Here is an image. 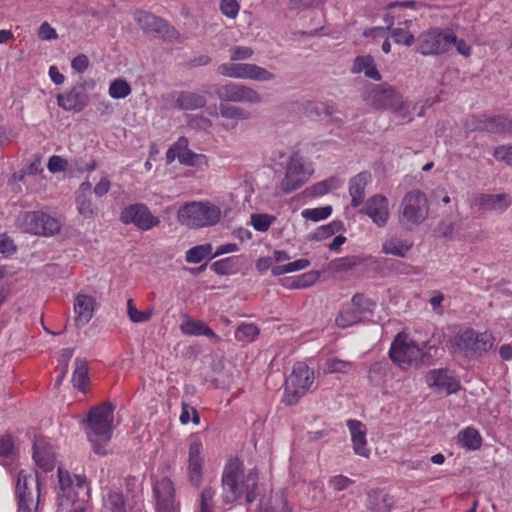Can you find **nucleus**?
Returning a JSON list of instances; mask_svg holds the SVG:
<instances>
[{
    "mask_svg": "<svg viewBox=\"0 0 512 512\" xmlns=\"http://www.w3.org/2000/svg\"><path fill=\"white\" fill-rule=\"evenodd\" d=\"M239 256L226 257L215 261L211 269L218 275H231L239 271Z\"/></svg>",
    "mask_w": 512,
    "mask_h": 512,
    "instance_id": "38",
    "label": "nucleus"
},
{
    "mask_svg": "<svg viewBox=\"0 0 512 512\" xmlns=\"http://www.w3.org/2000/svg\"><path fill=\"white\" fill-rule=\"evenodd\" d=\"M458 439L461 445L471 451L480 449L482 445V437L477 429L474 427H467L460 431Z\"/></svg>",
    "mask_w": 512,
    "mask_h": 512,
    "instance_id": "37",
    "label": "nucleus"
},
{
    "mask_svg": "<svg viewBox=\"0 0 512 512\" xmlns=\"http://www.w3.org/2000/svg\"><path fill=\"white\" fill-rule=\"evenodd\" d=\"M420 354L421 348L404 332L396 335L389 349L390 359L402 369L410 367Z\"/></svg>",
    "mask_w": 512,
    "mask_h": 512,
    "instance_id": "15",
    "label": "nucleus"
},
{
    "mask_svg": "<svg viewBox=\"0 0 512 512\" xmlns=\"http://www.w3.org/2000/svg\"><path fill=\"white\" fill-rule=\"evenodd\" d=\"M17 223L23 231L34 235L52 236L60 231L59 220L43 211L23 212Z\"/></svg>",
    "mask_w": 512,
    "mask_h": 512,
    "instance_id": "11",
    "label": "nucleus"
},
{
    "mask_svg": "<svg viewBox=\"0 0 512 512\" xmlns=\"http://www.w3.org/2000/svg\"><path fill=\"white\" fill-rule=\"evenodd\" d=\"M425 382L428 387L445 392L447 395L457 393L461 389L459 379L447 368L429 370L425 375Z\"/></svg>",
    "mask_w": 512,
    "mask_h": 512,
    "instance_id": "21",
    "label": "nucleus"
},
{
    "mask_svg": "<svg viewBox=\"0 0 512 512\" xmlns=\"http://www.w3.org/2000/svg\"><path fill=\"white\" fill-rule=\"evenodd\" d=\"M14 448V442L10 435H3L0 437V457H9Z\"/></svg>",
    "mask_w": 512,
    "mask_h": 512,
    "instance_id": "63",
    "label": "nucleus"
},
{
    "mask_svg": "<svg viewBox=\"0 0 512 512\" xmlns=\"http://www.w3.org/2000/svg\"><path fill=\"white\" fill-rule=\"evenodd\" d=\"M406 28H392L388 27L391 31V37L398 44H403L405 46H410L415 41L414 35L408 30L409 26L412 24L411 20H405Z\"/></svg>",
    "mask_w": 512,
    "mask_h": 512,
    "instance_id": "42",
    "label": "nucleus"
},
{
    "mask_svg": "<svg viewBox=\"0 0 512 512\" xmlns=\"http://www.w3.org/2000/svg\"><path fill=\"white\" fill-rule=\"evenodd\" d=\"M382 262L385 268L395 275L413 276L422 272L420 267L401 260L383 259Z\"/></svg>",
    "mask_w": 512,
    "mask_h": 512,
    "instance_id": "35",
    "label": "nucleus"
},
{
    "mask_svg": "<svg viewBox=\"0 0 512 512\" xmlns=\"http://www.w3.org/2000/svg\"><path fill=\"white\" fill-rule=\"evenodd\" d=\"M96 308V300L93 296L79 293L76 295L73 304L75 313V326L82 328L93 318Z\"/></svg>",
    "mask_w": 512,
    "mask_h": 512,
    "instance_id": "25",
    "label": "nucleus"
},
{
    "mask_svg": "<svg viewBox=\"0 0 512 512\" xmlns=\"http://www.w3.org/2000/svg\"><path fill=\"white\" fill-rule=\"evenodd\" d=\"M231 61L246 60L253 56L254 51L248 46H235L229 50Z\"/></svg>",
    "mask_w": 512,
    "mask_h": 512,
    "instance_id": "58",
    "label": "nucleus"
},
{
    "mask_svg": "<svg viewBox=\"0 0 512 512\" xmlns=\"http://www.w3.org/2000/svg\"><path fill=\"white\" fill-rule=\"evenodd\" d=\"M429 203L424 192L413 189L401 200L398 211L399 225L406 231H412L421 225L429 215Z\"/></svg>",
    "mask_w": 512,
    "mask_h": 512,
    "instance_id": "5",
    "label": "nucleus"
},
{
    "mask_svg": "<svg viewBox=\"0 0 512 512\" xmlns=\"http://www.w3.org/2000/svg\"><path fill=\"white\" fill-rule=\"evenodd\" d=\"M157 500V509L161 512H172L175 505L174 483L169 477H163L153 485Z\"/></svg>",
    "mask_w": 512,
    "mask_h": 512,
    "instance_id": "23",
    "label": "nucleus"
},
{
    "mask_svg": "<svg viewBox=\"0 0 512 512\" xmlns=\"http://www.w3.org/2000/svg\"><path fill=\"white\" fill-rule=\"evenodd\" d=\"M366 506L372 512H390L391 497L380 492L369 493Z\"/></svg>",
    "mask_w": 512,
    "mask_h": 512,
    "instance_id": "36",
    "label": "nucleus"
},
{
    "mask_svg": "<svg viewBox=\"0 0 512 512\" xmlns=\"http://www.w3.org/2000/svg\"><path fill=\"white\" fill-rule=\"evenodd\" d=\"M124 225H133L141 231H149L160 224L158 216L152 214L147 205L134 203L125 206L119 217Z\"/></svg>",
    "mask_w": 512,
    "mask_h": 512,
    "instance_id": "16",
    "label": "nucleus"
},
{
    "mask_svg": "<svg viewBox=\"0 0 512 512\" xmlns=\"http://www.w3.org/2000/svg\"><path fill=\"white\" fill-rule=\"evenodd\" d=\"M466 127L471 131L478 130L494 134L512 133V118L482 113L468 118Z\"/></svg>",
    "mask_w": 512,
    "mask_h": 512,
    "instance_id": "18",
    "label": "nucleus"
},
{
    "mask_svg": "<svg viewBox=\"0 0 512 512\" xmlns=\"http://www.w3.org/2000/svg\"><path fill=\"white\" fill-rule=\"evenodd\" d=\"M215 496V489L205 487L199 494L197 512H216Z\"/></svg>",
    "mask_w": 512,
    "mask_h": 512,
    "instance_id": "41",
    "label": "nucleus"
},
{
    "mask_svg": "<svg viewBox=\"0 0 512 512\" xmlns=\"http://www.w3.org/2000/svg\"><path fill=\"white\" fill-rule=\"evenodd\" d=\"M37 35L42 41H52L58 38L56 30L46 21L39 26Z\"/></svg>",
    "mask_w": 512,
    "mask_h": 512,
    "instance_id": "60",
    "label": "nucleus"
},
{
    "mask_svg": "<svg viewBox=\"0 0 512 512\" xmlns=\"http://www.w3.org/2000/svg\"><path fill=\"white\" fill-rule=\"evenodd\" d=\"M72 383L75 388L85 393L90 385L88 362L84 358H76Z\"/></svg>",
    "mask_w": 512,
    "mask_h": 512,
    "instance_id": "32",
    "label": "nucleus"
},
{
    "mask_svg": "<svg viewBox=\"0 0 512 512\" xmlns=\"http://www.w3.org/2000/svg\"><path fill=\"white\" fill-rule=\"evenodd\" d=\"M212 252V244L205 243L196 245L188 249L185 253V261L191 264H197L207 258Z\"/></svg>",
    "mask_w": 512,
    "mask_h": 512,
    "instance_id": "40",
    "label": "nucleus"
},
{
    "mask_svg": "<svg viewBox=\"0 0 512 512\" xmlns=\"http://www.w3.org/2000/svg\"><path fill=\"white\" fill-rule=\"evenodd\" d=\"M133 19L146 34L163 39H170L176 34V30L166 20L145 10H136Z\"/></svg>",
    "mask_w": 512,
    "mask_h": 512,
    "instance_id": "19",
    "label": "nucleus"
},
{
    "mask_svg": "<svg viewBox=\"0 0 512 512\" xmlns=\"http://www.w3.org/2000/svg\"><path fill=\"white\" fill-rule=\"evenodd\" d=\"M259 335V329L255 324H241L235 331V337L239 341L252 342Z\"/></svg>",
    "mask_w": 512,
    "mask_h": 512,
    "instance_id": "49",
    "label": "nucleus"
},
{
    "mask_svg": "<svg viewBox=\"0 0 512 512\" xmlns=\"http://www.w3.org/2000/svg\"><path fill=\"white\" fill-rule=\"evenodd\" d=\"M71 67L78 73H83L89 67V59L85 54H78L71 61Z\"/></svg>",
    "mask_w": 512,
    "mask_h": 512,
    "instance_id": "64",
    "label": "nucleus"
},
{
    "mask_svg": "<svg viewBox=\"0 0 512 512\" xmlns=\"http://www.w3.org/2000/svg\"><path fill=\"white\" fill-rule=\"evenodd\" d=\"M33 459L44 472H50L55 467L53 447L44 439H36L33 444Z\"/></svg>",
    "mask_w": 512,
    "mask_h": 512,
    "instance_id": "26",
    "label": "nucleus"
},
{
    "mask_svg": "<svg viewBox=\"0 0 512 512\" xmlns=\"http://www.w3.org/2000/svg\"><path fill=\"white\" fill-rule=\"evenodd\" d=\"M361 213L367 215L378 227H384L390 216L389 201L381 194L373 195L366 201Z\"/></svg>",
    "mask_w": 512,
    "mask_h": 512,
    "instance_id": "22",
    "label": "nucleus"
},
{
    "mask_svg": "<svg viewBox=\"0 0 512 512\" xmlns=\"http://www.w3.org/2000/svg\"><path fill=\"white\" fill-rule=\"evenodd\" d=\"M362 99L376 110L401 113L408 108L401 93L388 83L367 85L362 93Z\"/></svg>",
    "mask_w": 512,
    "mask_h": 512,
    "instance_id": "6",
    "label": "nucleus"
},
{
    "mask_svg": "<svg viewBox=\"0 0 512 512\" xmlns=\"http://www.w3.org/2000/svg\"><path fill=\"white\" fill-rule=\"evenodd\" d=\"M127 313L129 319L134 323H143L150 320L152 312L149 310L140 311L134 305L132 299L127 302Z\"/></svg>",
    "mask_w": 512,
    "mask_h": 512,
    "instance_id": "53",
    "label": "nucleus"
},
{
    "mask_svg": "<svg viewBox=\"0 0 512 512\" xmlns=\"http://www.w3.org/2000/svg\"><path fill=\"white\" fill-rule=\"evenodd\" d=\"M347 426L351 434L354 453L361 457L368 458L370 451L367 448L366 428L364 424L359 420L351 419L347 421Z\"/></svg>",
    "mask_w": 512,
    "mask_h": 512,
    "instance_id": "27",
    "label": "nucleus"
},
{
    "mask_svg": "<svg viewBox=\"0 0 512 512\" xmlns=\"http://www.w3.org/2000/svg\"><path fill=\"white\" fill-rule=\"evenodd\" d=\"M175 106L181 110H196L206 105V98L203 95L190 92L181 91L173 96Z\"/></svg>",
    "mask_w": 512,
    "mask_h": 512,
    "instance_id": "31",
    "label": "nucleus"
},
{
    "mask_svg": "<svg viewBox=\"0 0 512 512\" xmlns=\"http://www.w3.org/2000/svg\"><path fill=\"white\" fill-rule=\"evenodd\" d=\"M311 170L305 166L303 157L295 152L290 157L286 167L285 176L281 181V189L289 194L302 187L309 179Z\"/></svg>",
    "mask_w": 512,
    "mask_h": 512,
    "instance_id": "17",
    "label": "nucleus"
},
{
    "mask_svg": "<svg viewBox=\"0 0 512 512\" xmlns=\"http://www.w3.org/2000/svg\"><path fill=\"white\" fill-rule=\"evenodd\" d=\"M352 72H364L366 77L375 81H380L382 79V76L375 65L374 59L370 55L357 56L353 63Z\"/></svg>",
    "mask_w": 512,
    "mask_h": 512,
    "instance_id": "33",
    "label": "nucleus"
},
{
    "mask_svg": "<svg viewBox=\"0 0 512 512\" xmlns=\"http://www.w3.org/2000/svg\"><path fill=\"white\" fill-rule=\"evenodd\" d=\"M68 161L61 156L53 155L49 158L47 169L51 173L63 172L67 169Z\"/></svg>",
    "mask_w": 512,
    "mask_h": 512,
    "instance_id": "59",
    "label": "nucleus"
},
{
    "mask_svg": "<svg viewBox=\"0 0 512 512\" xmlns=\"http://www.w3.org/2000/svg\"><path fill=\"white\" fill-rule=\"evenodd\" d=\"M89 97L83 84L74 86L65 94L57 96L58 105L67 111L80 112L88 104Z\"/></svg>",
    "mask_w": 512,
    "mask_h": 512,
    "instance_id": "24",
    "label": "nucleus"
},
{
    "mask_svg": "<svg viewBox=\"0 0 512 512\" xmlns=\"http://www.w3.org/2000/svg\"><path fill=\"white\" fill-rule=\"evenodd\" d=\"M353 368V363L339 358H329L325 362L327 373H347Z\"/></svg>",
    "mask_w": 512,
    "mask_h": 512,
    "instance_id": "48",
    "label": "nucleus"
},
{
    "mask_svg": "<svg viewBox=\"0 0 512 512\" xmlns=\"http://www.w3.org/2000/svg\"><path fill=\"white\" fill-rule=\"evenodd\" d=\"M239 9V3L236 0H220L221 12L230 19L237 17Z\"/></svg>",
    "mask_w": 512,
    "mask_h": 512,
    "instance_id": "57",
    "label": "nucleus"
},
{
    "mask_svg": "<svg viewBox=\"0 0 512 512\" xmlns=\"http://www.w3.org/2000/svg\"><path fill=\"white\" fill-rule=\"evenodd\" d=\"M77 209L85 218L92 217L94 215V208L91 200L84 196L80 195L77 197Z\"/></svg>",
    "mask_w": 512,
    "mask_h": 512,
    "instance_id": "61",
    "label": "nucleus"
},
{
    "mask_svg": "<svg viewBox=\"0 0 512 512\" xmlns=\"http://www.w3.org/2000/svg\"><path fill=\"white\" fill-rule=\"evenodd\" d=\"M332 213L331 206H323L319 208L304 209L302 211V217L314 222H318L328 218Z\"/></svg>",
    "mask_w": 512,
    "mask_h": 512,
    "instance_id": "50",
    "label": "nucleus"
},
{
    "mask_svg": "<svg viewBox=\"0 0 512 512\" xmlns=\"http://www.w3.org/2000/svg\"><path fill=\"white\" fill-rule=\"evenodd\" d=\"M494 342L495 337L492 333L466 328L451 338L450 350L469 360L479 359L493 347Z\"/></svg>",
    "mask_w": 512,
    "mask_h": 512,
    "instance_id": "3",
    "label": "nucleus"
},
{
    "mask_svg": "<svg viewBox=\"0 0 512 512\" xmlns=\"http://www.w3.org/2000/svg\"><path fill=\"white\" fill-rule=\"evenodd\" d=\"M455 40L451 29L431 28L417 37L416 51L424 56L440 55L449 51Z\"/></svg>",
    "mask_w": 512,
    "mask_h": 512,
    "instance_id": "8",
    "label": "nucleus"
},
{
    "mask_svg": "<svg viewBox=\"0 0 512 512\" xmlns=\"http://www.w3.org/2000/svg\"><path fill=\"white\" fill-rule=\"evenodd\" d=\"M339 186V181L335 177H331L329 179L323 180L321 182L316 183L311 188V193L314 196H323L330 191L336 189Z\"/></svg>",
    "mask_w": 512,
    "mask_h": 512,
    "instance_id": "52",
    "label": "nucleus"
},
{
    "mask_svg": "<svg viewBox=\"0 0 512 512\" xmlns=\"http://www.w3.org/2000/svg\"><path fill=\"white\" fill-rule=\"evenodd\" d=\"M413 247V242L408 240H400L398 238H390L383 242L381 252L387 255L397 257H405Z\"/></svg>",
    "mask_w": 512,
    "mask_h": 512,
    "instance_id": "34",
    "label": "nucleus"
},
{
    "mask_svg": "<svg viewBox=\"0 0 512 512\" xmlns=\"http://www.w3.org/2000/svg\"><path fill=\"white\" fill-rule=\"evenodd\" d=\"M314 372L305 363L294 365L286 379L283 401L287 405H295L303 397L314 382Z\"/></svg>",
    "mask_w": 512,
    "mask_h": 512,
    "instance_id": "9",
    "label": "nucleus"
},
{
    "mask_svg": "<svg viewBox=\"0 0 512 512\" xmlns=\"http://www.w3.org/2000/svg\"><path fill=\"white\" fill-rule=\"evenodd\" d=\"M115 406L110 402H104L92 407L86 419V433L92 443L94 453L106 455L105 446L112 437Z\"/></svg>",
    "mask_w": 512,
    "mask_h": 512,
    "instance_id": "2",
    "label": "nucleus"
},
{
    "mask_svg": "<svg viewBox=\"0 0 512 512\" xmlns=\"http://www.w3.org/2000/svg\"><path fill=\"white\" fill-rule=\"evenodd\" d=\"M180 330L185 335L206 336L213 343H218L220 337L202 320H194L187 317L180 325Z\"/></svg>",
    "mask_w": 512,
    "mask_h": 512,
    "instance_id": "29",
    "label": "nucleus"
},
{
    "mask_svg": "<svg viewBox=\"0 0 512 512\" xmlns=\"http://www.w3.org/2000/svg\"><path fill=\"white\" fill-rule=\"evenodd\" d=\"M258 471L250 469L244 472L243 462L238 458L230 459L222 473V500L225 504H231L243 495L247 503H252L257 498Z\"/></svg>",
    "mask_w": 512,
    "mask_h": 512,
    "instance_id": "1",
    "label": "nucleus"
},
{
    "mask_svg": "<svg viewBox=\"0 0 512 512\" xmlns=\"http://www.w3.org/2000/svg\"><path fill=\"white\" fill-rule=\"evenodd\" d=\"M19 137V133L11 127H0V147H4Z\"/></svg>",
    "mask_w": 512,
    "mask_h": 512,
    "instance_id": "62",
    "label": "nucleus"
},
{
    "mask_svg": "<svg viewBox=\"0 0 512 512\" xmlns=\"http://www.w3.org/2000/svg\"><path fill=\"white\" fill-rule=\"evenodd\" d=\"M215 93L221 102H244L256 104L261 102V95L253 88L241 83L218 85Z\"/></svg>",
    "mask_w": 512,
    "mask_h": 512,
    "instance_id": "20",
    "label": "nucleus"
},
{
    "mask_svg": "<svg viewBox=\"0 0 512 512\" xmlns=\"http://www.w3.org/2000/svg\"><path fill=\"white\" fill-rule=\"evenodd\" d=\"M58 478L63 496L72 503H85L90 499V487L84 475H71L68 471L58 468Z\"/></svg>",
    "mask_w": 512,
    "mask_h": 512,
    "instance_id": "14",
    "label": "nucleus"
},
{
    "mask_svg": "<svg viewBox=\"0 0 512 512\" xmlns=\"http://www.w3.org/2000/svg\"><path fill=\"white\" fill-rule=\"evenodd\" d=\"M352 484H354V480L342 474L333 476L329 480V487L336 492L344 491L348 489Z\"/></svg>",
    "mask_w": 512,
    "mask_h": 512,
    "instance_id": "55",
    "label": "nucleus"
},
{
    "mask_svg": "<svg viewBox=\"0 0 512 512\" xmlns=\"http://www.w3.org/2000/svg\"><path fill=\"white\" fill-rule=\"evenodd\" d=\"M493 157L500 162H504L509 166H512V144L511 145H500L493 151Z\"/></svg>",
    "mask_w": 512,
    "mask_h": 512,
    "instance_id": "56",
    "label": "nucleus"
},
{
    "mask_svg": "<svg viewBox=\"0 0 512 512\" xmlns=\"http://www.w3.org/2000/svg\"><path fill=\"white\" fill-rule=\"evenodd\" d=\"M221 216V209L209 201L187 202L177 212L178 221L190 228L214 226L220 221Z\"/></svg>",
    "mask_w": 512,
    "mask_h": 512,
    "instance_id": "4",
    "label": "nucleus"
},
{
    "mask_svg": "<svg viewBox=\"0 0 512 512\" xmlns=\"http://www.w3.org/2000/svg\"><path fill=\"white\" fill-rule=\"evenodd\" d=\"M189 141L186 137L181 136L177 141L167 150L166 161L171 164L176 158L180 161L181 155L189 151Z\"/></svg>",
    "mask_w": 512,
    "mask_h": 512,
    "instance_id": "43",
    "label": "nucleus"
},
{
    "mask_svg": "<svg viewBox=\"0 0 512 512\" xmlns=\"http://www.w3.org/2000/svg\"><path fill=\"white\" fill-rule=\"evenodd\" d=\"M370 178V173L360 172L350 180L349 194L351 196V205L353 207H358L362 204L365 197V189Z\"/></svg>",
    "mask_w": 512,
    "mask_h": 512,
    "instance_id": "30",
    "label": "nucleus"
},
{
    "mask_svg": "<svg viewBox=\"0 0 512 512\" xmlns=\"http://www.w3.org/2000/svg\"><path fill=\"white\" fill-rule=\"evenodd\" d=\"M511 197L506 193H482L475 198V204L484 210L503 211L511 205Z\"/></svg>",
    "mask_w": 512,
    "mask_h": 512,
    "instance_id": "28",
    "label": "nucleus"
},
{
    "mask_svg": "<svg viewBox=\"0 0 512 512\" xmlns=\"http://www.w3.org/2000/svg\"><path fill=\"white\" fill-rule=\"evenodd\" d=\"M179 421L183 425L188 424L190 421H192L193 424L198 425L200 423V415L196 408L183 402L181 405Z\"/></svg>",
    "mask_w": 512,
    "mask_h": 512,
    "instance_id": "51",
    "label": "nucleus"
},
{
    "mask_svg": "<svg viewBox=\"0 0 512 512\" xmlns=\"http://www.w3.org/2000/svg\"><path fill=\"white\" fill-rule=\"evenodd\" d=\"M375 307V301L363 293H356L353 295L351 303L337 315L335 319L336 325L340 328H347L363 322L372 316Z\"/></svg>",
    "mask_w": 512,
    "mask_h": 512,
    "instance_id": "10",
    "label": "nucleus"
},
{
    "mask_svg": "<svg viewBox=\"0 0 512 512\" xmlns=\"http://www.w3.org/2000/svg\"><path fill=\"white\" fill-rule=\"evenodd\" d=\"M40 491L37 473L21 469L17 473L14 489L17 512H37L40 504Z\"/></svg>",
    "mask_w": 512,
    "mask_h": 512,
    "instance_id": "7",
    "label": "nucleus"
},
{
    "mask_svg": "<svg viewBox=\"0 0 512 512\" xmlns=\"http://www.w3.org/2000/svg\"><path fill=\"white\" fill-rule=\"evenodd\" d=\"M182 165L190 166V167H203L208 166V158L204 154H198L189 149L184 155H181V160L179 161Z\"/></svg>",
    "mask_w": 512,
    "mask_h": 512,
    "instance_id": "47",
    "label": "nucleus"
},
{
    "mask_svg": "<svg viewBox=\"0 0 512 512\" xmlns=\"http://www.w3.org/2000/svg\"><path fill=\"white\" fill-rule=\"evenodd\" d=\"M388 372L387 362H375L373 363L368 371L369 381L373 385H380L385 381Z\"/></svg>",
    "mask_w": 512,
    "mask_h": 512,
    "instance_id": "44",
    "label": "nucleus"
},
{
    "mask_svg": "<svg viewBox=\"0 0 512 512\" xmlns=\"http://www.w3.org/2000/svg\"><path fill=\"white\" fill-rule=\"evenodd\" d=\"M131 87L129 83L121 78H117L110 83L109 95L113 99H123L131 94Z\"/></svg>",
    "mask_w": 512,
    "mask_h": 512,
    "instance_id": "45",
    "label": "nucleus"
},
{
    "mask_svg": "<svg viewBox=\"0 0 512 512\" xmlns=\"http://www.w3.org/2000/svg\"><path fill=\"white\" fill-rule=\"evenodd\" d=\"M187 479L194 487L203 481L205 468L204 444L199 434H191L187 440Z\"/></svg>",
    "mask_w": 512,
    "mask_h": 512,
    "instance_id": "12",
    "label": "nucleus"
},
{
    "mask_svg": "<svg viewBox=\"0 0 512 512\" xmlns=\"http://www.w3.org/2000/svg\"><path fill=\"white\" fill-rule=\"evenodd\" d=\"M104 507L110 512H126L124 496L121 492L109 490L103 498Z\"/></svg>",
    "mask_w": 512,
    "mask_h": 512,
    "instance_id": "39",
    "label": "nucleus"
},
{
    "mask_svg": "<svg viewBox=\"0 0 512 512\" xmlns=\"http://www.w3.org/2000/svg\"><path fill=\"white\" fill-rule=\"evenodd\" d=\"M219 110L220 115L227 119L246 120L250 118V112L241 107L221 103Z\"/></svg>",
    "mask_w": 512,
    "mask_h": 512,
    "instance_id": "46",
    "label": "nucleus"
},
{
    "mask_svg": "<svg viewBox=\"0 0 512 512\" xmlns=\"http://www.w3.org/2000/svg\"><path fill=\"white\" fill-rule=\"evenodd\" d=\"M217 72L225 77L236 79H249L258 82H268L275 75L267 69L251 63L228 62L218 66Z\"/></svg>",
    "mask_w": 512,
    "mask_h": 512,
    "instance_id": "13",
    "label": "nucleus"
},
{
    "mask_svg": "<svg viewBox=\"0 0 512 512\" xmlns=\"http://www.w3.org/2000/svg\"><path fill=\"white\" fill-rule=\"evenodd\" d=\"M274 217L268 214H252L251 224L255 230L260 232L267 231L274 221Z\"/></svg>",
    "mask_w": 512,
    "mask_h": 512,
    "instance_id": "54",
    "label": "nucleus"
}]
</instances>
